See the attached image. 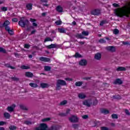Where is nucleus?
Instances as JSON below:
<instances>
[{
    "label": "nucleus",
    "instance_id": "obj_1",
    "mask_svg": "<svg viewBox=\"0 0 130 130\" xmlns=\"http://www.w3.org/2000/svg\"><path fill=\"white\" fill-rule=\"evenodd\" d=\"M114 13L117 17H122L124 16L129 17L130 14V2L127 6H125L122 8H118L114 10Z\"/></svg>",
    "mask_w": 130,
    "mask_h": 130
},
{
    "label": "nucleus",
    "instance_id": "obj_2",
    "mask_svg": "<svg viewBox=\"0 0 130 130\" xmlns=\"http://www.w3.org/2000/svg\"><path fill=\"white\" fill-rule=\"evenodd\" d=\"M66 85H67V82H66V81L61 80H57L56 90H60V89H61L60 86H66Z\"/></svg>",
    "mask_w": 130,
    "mask_h": 130
},
{
    "label": "nucleus",
    "instance_id": "obj_3",
    "mask_svg": "<svg viewBox=\"0 0 130 130\" xmlns=\"http://www.w3.org/2000/svg\"><path fill=\"white\" fill-rule=\"evenodd\" d=\"M28 24L29 21L27 19L24 20V18H21L20 21H19L18 22L19 26L23 27H26V25H28Z\"/></svg>",
    "mask_w": 130,
    "mask_h": 130
},
{
    "label": "nucleus",
    "instance_id": "obj_4",
    "mask_svg": "<svg viewBox=\"0 0 130 130\" xmlns=\"http://www.w3.org/2000/svg\"><path fill=\"white\" fill-rule=\"evenodd\" d=\"M48 127L47 125L45 123H41L40 126L36 128V130H47Z\"/></svg>",
    "mask_w": 130,
    "mask_h": 130
},
{
    "label": "nucleus",
    "instance_id": "obj_5",
    "mask_svg": "<svg viewBox=\"0 0 130 130\" xmlns=\"http://www.w3.org/2000/svg\"><path fill=\"white\" fill-rule=\"evenodd\" d=\"M47 48H49V49H51V48H59L60 45L56 44H51V45L47 46Z\"/></svg>",
    "mask_w": 130,
    "mask_h": 130
},
{
    "label": "nucleus",
    "instance_id": "obj_6",
    "mask_svg": "<svg viewBox=\"0 0 130 130\" xmlns=\"http://www.w3.org/2000/svg\"><path fill=\"white\" fill-rule=\"evenodd\" d=\"M69 120L71 122H78V117L77 116H72L69 118Z\"/></svg>",
    "mask_w": 130,
    "mask_h": 130
},
{
    "label": "nucleus",
    "instance_id": "obj_7",
    "mask_svg": "<svg viewBox=\"0 0 130 130\" xmlns=\"http://www.w3.org/2000/svg\"><path fill=\"white\" fill-rule=\"evenodd\" d=\"M83 105H85V106H87V107H90L92 104V101L90 100H85L83 101Z\"/></svg>",
    "mask_w": 130,
    "mask_h": 130
},
{
    "label": "nucleus",
    "instance_id": "obj_8",
    "mask_svg": "<svg viewBox=\"0 0 130 130\" xmlns=\"http://www.w3.org/2000/svg\"><path fill=\"white\" fill-rule=\"evenodd\" d=\"M30 21L31 22V23H32L33 26H31V27L32 28V29L34 28V27H35V28H36V27H37L38 24H37V23H36L35 22H36V19H33V18H30Z\"/></svg>",
    "mask_w": 130,
    "mask_h": 130
},
{
    "label": "nucleus",
    "instance_id": "obj_9",
    "mask_svg": "<svg viewBox=\"0 0 130 130\" xmlns=\"http://www.w3.org/2000/svg\"><path fill=\"white\" fill-rule=\"evenodd\" d=\"M100 14V10L98 9H94L91 11V15L93 16H98Z\"/></svg>",
    "mask_w": 130,
    "mask_h": 130
},
{
    "label": "nucleus",
    "instance_id": "obj_10",
    "mask_svg": "<svg viewBox=\"0 0 130 130\" xmlns=\"http://www.w3.org/2000/svg\"><path fill=\"white\" fill-rule=\"evenodd\" d=\"M40 60H41V61H44V62H48L50 61V58L45 57H40Z\"/></svg>",
    "mask_w": 130,
    "mask_h": 130
},
{
    "label": "nucleus",
    "instance_id": "obj_11",
    "mask_svg": "<svg viewBox=\"0 0 130 130\" xmlns=\"http://www.w3.org/2000/svg\"><path fill=\"white\" fill-rule=\"evenodd\" d=\"M107 50L110 51L111 52H115V48L113 46H109L106 48Z\"/></svg>",
    "mask_w": 130,
    "mask_h": 130
},
{
    "label": "nucleus",
    "instance_id": "obj_12",
    "mask_svg": "<svg viewBox=\"0 0 130 130\" xmlns=\"http://www.w3.org/2000/svg\"><path fill=\"white\" fill-rule=\"evenodd\" d=\"M87 60H86L85 59L81 60L79 61L80 66H82L83 67H84L85 66H87Z\"/></svg>",
    "mask_w": 130,
    "mask_h": 130
},
{
    "label": "nucleus",
    "instance_id": "obj_13",
    "mask_svg": "<svg viewBox=\"0 0 130 130\" xmlns=\"http://www.w3.org/2000/svg\"><path fill=\"white\" fill-rule=\"evenodd\" d=\"M16 107V105L13 104L11 106L8 107L7 108L8 111H9V112H13L14 111V109Z\"/></svg>",
    "mask_w": 130,
    "mask_h": 130
},
{
    "label": "nucleus",
    "instance_id": "obj_14",
    "mask_svg": "<svg viewBox=\"0 0 130 130\" xmlns=\"http://www.w3.org/2000/svg\"><path fill=\"white\" fill-rule=\"evenodd\" d=\"M70 111H71V110L70 109H68L66 110V113H60L59 114V115H60V116H67V115L70 113Z\"/></svg>",
    "mask_w": 130,
    "mask_h": 130
},
{
    "label": "nucleus",
    "instance_id": "obj_15",
    "mask_svg": "<svg viewBox=\"0 0 130 130\" xmlns=\"http://www.w3.org/2000/svg\"><path fill=\"white\" fill-rule=\"evenodd\" d=\"M94 58L97 59V60H100L101 59V54L100 53H98L95 54Z\"/></svg>",
    "mask_w": 130,
    "mask_h": 130
},
{
    "label": "nucleus",
    "instance_id": "obj_16",
    "mask_svg": "<svg viewBox=\"0 0 130 130\" xmlns=\"http://www.w3.org/2000/svg\"><path fill=\"white\" fill-rule=\"evenodd\" d=\"M33 76V73L31 72H27L25 73V76L27 78H32Z\"/></svg>",
    "mask_w": 130,
    "mask_h": 130
},
{
    "label": "nucleus",
    "instance_id": "obj_17",
    "mask_svg": "<svg viewBox=\"0 0 130 130\" xmlns=\"http://www.w3.org/2000/svg\"><path fill=\"white\" fill-rule=\"evenodd\" d=\"M76 37H77L78 39H84L85 38V37H84V36H83L82 34H77L76 35Z\"/></svg>",
    "mask_w": 130,
    "mask_h": 130
},
{
    "label": "nucleus",
    "instance_id": "obj_18",
    "mask_svg": "<svg viewBox=\"0 0 130 130\" xmlns=\"http://www.w3.org/2000/svg\"><path fill=\"white\" fill-rule=\"evenodd\" d=\"M126 71V69H125V68L123 67H118L116 69L117 72H120V71Z\"/></svg>",
    "mask_w": 130,
    "mask_h": 130
},
{
    "label": "nucleus",
    "instance_id": "obj_19",
    "mask_svg": "<svg viewBox=\"0 0 130 130\" xmlns=\"http://www.w3.org/2000/svg\"><path fill=\"white\" fill-rule=\"evenodd\" d=\"M49 130H59V126L57 125L52 126Z\"/></svg>",
    "mask_w": 130,
    "mask_h": 130
},
{
    "label": "nucleus",
    "instance_id": "obj_20",
    "mask_svg": "<svg viewBox=\"0 0 130 130\" xmlns=\"http://www.w3.org/2000/svg\"><path fill=\"white\" fill-rule=\"evenodd\" d=\"M56 10L57 12H58L59 13H61L62 11H63V9H62V7H61L60 6H58L56 8Z\"/></svg>",
    "mask_w": 130,
    "mask_h": 130
},
{
    "label": "nucleus",
    "instance_id": "obj_21",
    "mask_svg": "<svg viewBox=\"0 0 130 130\" xmlns=\"http://www.w3.org/2000/svg\"><path fill=\"white\" fill-rule=\"evenodd\" d=\"M29 86L32 88H38V84L35 83H30Z\"/></svg>",
    "mask_w": 130,
    "mask_h": 130
},
{
    "label": "nucleus",
    "instance_id": "obj_22",
    "mask_svg": "<svg viewBox=\"0 0 130 130\" xmlns=\"http://www.w3.org/2000/svg\"><path fill=\"white\" fill-rule=\"evenodd\" d=\"M114 84H118L119 85H121V84H122V81L120 79H117L114 82Z\"/></svg>",
    "mask_w": 130,
    "mask_h": 130
},
{
    "label": "nucleus",
    "instance_id": "obj_23",
    "mask_svg": "<svg viewBox=\"0 0 130 130\" xmlns=\"http://www.w3.org/2000/svg\"><path fill=\"white\" fill-rule=\"evenodd\" d=\"M78 97L80 99H85L86 98V94L84 93H79L78 94Z\"/></svg>",
    "mask_w": 130,
    "mask_h": 130
},
{
    "label": "nucleus",
    "instance_id": "obj_24",
    "mask_svg": "<svg viewBox=\"0 0 130 130\" xmlns=\"http://www.w3.org/2000/svg\"><path fill=\"white\" fill-rule=\"evenodd\" d=\"M41 88H48L49 87V85L47 83H41Z\"/></svg>",
    "mask_w": 130,
    "mask_h": 130
},
{
    "label": "nucleus",
    "instance_id": "obj_25",
    "mask_svg": "<svg viewBox=\"0 0 130 130\" xmlns=\"http://www.w3.org/2000/svg\"><path fill=\"white\" fill-rule=\"evenodd\" d=\"M4 117L6 118V119H9V118L11 117V115H10V114L8 112L4 113Z\"/></svg>",
    "mask_w": 130,
    "mask_h": 130
},
{
    "label": "nucleus",
    "instance_id": "obj_26",
    "mask_svg": "<svg viewBox=\"0 0 130 130\" xmlns=\"http://www.w3.org/2000/svg\"><path fill=\"white\" fill-rule=\"evenodd\" d=\"M82 85H83V82L81 81L76 82L75 83V86H76V87H81Z\"/></svg>",
    "mask_w": 130,
    "mask_h": 130
},
{
    "label": "nucleus",
    "instance_id": "obj_27",
    "mask_svg": "<svg viewBox=\"0 0 130 130\" xmlns=\"http://www.w3.org/2000/svg\"><path fill=\"white\" fill-rule=\"evenodd\" d=\"M101 112H102V113H103L104 114H108V113H109V111H108L105 109H104L101 110Z\"/></svg>",
    "mask_w": 130,
    "mask_h": 130
},
{
    "label": "nucleus",
    "instance_id": "obj_28",
    "mask_svg": "<svg viewBox=\"0 0 130 130\" xmlns=\"http://www.w3.org/2000/svg\"><path fill=\"white\" fill-rule=\"evenodd\" d=\"M10 25V21L6 20L3 24V27H6Z\"/></svg>",
    "mask_w": 130,
    "mask_h": 130
},
{
    "label": "nucleus",
    "instance_id": "obj_29",
    "mask_svg": "<svg viewBox=\"0 0 130 130\" xmlns=\"http://www.w3.org/2000/svg\"><path fill=\"white\" fill-rule=\"evenodd\" d=\"M44 70L46 71V72H49V71L51 70V67L49 66H45Z\"/></svg>",
    "mask_w": 130,
    "mask_h": 130
},
{
    "label": "nucleus",
    "instance_id": "obj_30",
    "mask_svg": "<svg viewBox=\"0 0 130 130\" xmlns=\"http://www.w3.org/2000/svg\"><path fill=\"white\" fill-rule=\"evenodd\" d=\"M21 69H22V70H29L30 69V67L29 66H21Z\"/></svg>",
    "mask_w": 130,
    "mask_h": 130
},
{
    "label": "nucleus",
    "instance_id": "obj_31",
    "mask_svg": "<svg viewBox=\"0 0 130 130\" xmlns=\"http://www.w3.org/2000/svg\"><path fill=\"white\" fill-rule=\"evenodd\" d=\"M74 57H76V58H79L80 57H82V55L80 54V53L76 52L74 55Z\"/></svg>",
    "mask_w": 130,
    "mask_h": 130
},
{
    "label": "nucleus",
    "instance_id": "obj_32",
    "mask_svg": "<svg viewBox=\"0 0 130 130\" xmlns=\"http://www.w3.org/2000/svg\"><path fill=\"white\" fill-rule=\"evenodd\" d=\"M58 31L59 33H66L64 28H58Z\"/></svg>",
    "mask_w": 130,
    "mask_h": 130
},
{
    "label": "nucleus",
    "instance_id": "obj_33",
    "mask_svg": "<svg viewBox=\"0 0 130 130\" xmlns=\"http://www.w3.org/2000/svg\"><path fill=\"white\" fill-rule=\"evenodd\" d=\"M48 41L52 42L53 41V40H52V39H51V38L48 37L46 38L44 40V42H47Z\"/></svg>",
    "mask_w": 130,
    "mask_h": 130
},
{
    "label": "nucleus",
    "instance_id": "obj_34",
    "mask_svg": "<svg viewBox=\"0 0 130 130\" xmlns=\"http://www.w3.org/2000/svg\"><path fill=\"white\" fill-rule=\"evenodd\" d=\"M41 2L42 3H45V4H43V6H44L45 7H48V4H46L47 3V0H41Z\"/></svg>",
    "mask_w": 130,
    "mask_h": 130
},
{
    "label": "nucleus",
    "instance_id": "obj_35",
    "mask_svg": "<svg viewBox=\"0 0 130 130\" xmlns=\"http://www.w3.org/2000/svg\"><path fill=\"white\" fill-rule=\"evenodd\" d=\"M32 4H28L26 5L27 10H32Z\"/></svg>",
    "mask_w": 130,
    "mask_h": 130
},
{
    "label": "nucleus",
    "instance_id": "obj_36",
    "mask_svg": "<svg viewBox=\"0 0 130 130\" xmlns=\"http://www.w3.org/2000/svg\"><path fill=\"white\" fill-rule=\"evenodd\" d=\"M119 33V30L116 28L114 29L113 30V34H115V35H117Z\"/></svg>",
    "mask_w": 130,
    "mask_h": 130
},
{
    "label": "nucleus",
    "instance_id": "obj_37",
    "mask_svg": "<svg viewBox=\"0 0 130 130\" xmlns=\"http://www.w3.org/2000/svg\"><path fill=\"white\" fill-rule=\"evenodd\" d=\"M82 35H84V36H88V35H89V32L87 31H83L82 32Z\"/></svg>",
    "mask_w": 130,
    "mask_h": 130
},
{
    "label": "nucleus",
    "instance_id": "obj_38",
    "mask_svg": "<svg viewBox=\"0 0 130 130\" xmlns=\"http://www.w3.org/2000/svg\"><path fill=\"white\" fill-rule=\"evenodd\" d=\"M20 108L23 110H27V108L24 105H20Z\"/></svg>",
    "mask_w": 130,
    "mask_h": 130
},
{
    "label": "nucleus",
    "instance_id": "obj_39",
    "mask_svg": "<svg viewBox=\"0 0 130 130\" xmlns=\"http://www.w3.org/2000/svg\"><path fill=\"white\" fill-rule=\"evenodd\" d=\"M24 123L25 124H27V125H31V124H32V122L28 120L25 121Z\"/></svg>",
    "mask_w": 130,
    "mask_h": 130
},
{
    "label": "nucleus",
    "instance_id": "obj_40",
    "mask_svg": "<svg viewBox=\"0 0 130 130\" xmlns=\"http://www.w3.org/2000/svg\"><path fill=\"white\" fill-rule=\"evenodd\" d=\"M49 120H50V118H45L44 119H43L42 120V121L43 122H45V121H49Z\"/></svg>",
    "mask_w": 130,
    "mask_h": 130
},
{
    "label": "nucleus",
    "instance_id": "obj_41",
    "mask_svg": "<svg viewBox=\"0 0 130 130\" xmlns=\"http://www.w3.org/2000/svg\"><path fill=\"white\" fill-rule=\"evenodd\" d=\"M112 118L113 119H117V118H118V116H117V114H113L112 115Z\"/></svg>",
    "mask_w": 130,
    "mask_h": 130
},
{
    "label": "nucleus",
    "instance_id": "obj_42",
    "mask_svg": "<svg viewBox=\"0 0 130 130\" xmlns=\"http://www.w3.org/2000/svg\"><path fill=\"white\" fill-rule=\"evenodd\" d=\"M16 128H17V127H16V126H14V125H11L9 127V129H11V130H15Z\"/></svg>",
    "mask_w": 130,
    "mask_h": 130
},
{
    "label": "nucleus",
    "instance_id": "obj_43",
    "mask_svg": "<svg viewBox=\"0 0 130 130\" xmlns=\"http://www.w3.org/2000/svg\"><path fill=\"white\" fill-rule=\"evenodd\" d=\"M68 103V101L67 100H64L63 101H62L60 104V105H66V104H67Z\"/></svg>",
    "mask_w": 130,
    "mask_h": 130
},
{
    "label": "nucleus",
    "instance_id": "obj_44",
    "mask_svg": "<svg viewBox=\"0 0 130 130\" xmlns=\"http://www.w3.org/2000/svg\"><path fill=\"white\" fill-rule=\"evenodd\" d=\"M0 52H3V53H6L7 51L6 50L2 47H0Z\"/></svg>",
    "mask_w": 130,
    "mask_h": 130
},
{
    "label": "nucleus",
    "instance_id": "obj_45",
    "mask_svg": "<svg viewBox=\"0 0 130 130\" xmlns=\"http://www.w3.org/2000/svg\"><path fill=\"white\" fill-rule=\"evenodd\" d=\"M113 7L114 8H119L120 7L119 4H117L116 3H114L112 4Z\"/></svg>",
    "mask_w": 130,
    "mask_h": 130
},
{
    "label": "nucleus",
    "instance_id": "obj_46",
    "mask_svg": "<svg viewBox=\"0 0 130 130\" xmlns=\"http://www.w3.org/2000/svg\"><path fill=\"white\" fill-rule=\"evenodd\" d=\"M61 23H62V22H61V21H60V20H58V21H56V22H55V23L56 24V25H61Z\"/></svg>",
    "mask_w": 130,
    "mask_h": 130
},
{
    "label": "nucleus",
    "instance_id": "obj_47",
    "mask_svg": "<svg viewBox=\"0 0 130 130\" xmlns=\"http://www.w3.org/2000/svg\"><path fill=\"white\" fill-rule=\"evenodd\" d=\"M11 79L13 81H16V82H18L19 81V78L17 77H11Z\"/></svg>",
    "mask_w": 130,
    "mask_h": 130
},
{
    "label": "nucleus",
    "instance_id": "obj_48",
    "mask_svg": "<svg viewBox=\"0 0 130 130\" xmlns=\"http://www.w3.org/2000/svg\"><path fill=\"white\" fill-rule=\"evenodd\" d=\"M2 11L3 12H6L8 11V8L7 7H3L1 8Z\"/></svg>",
    "mask_w": 130,
    "mask_h": 130
},
{
    "label": "nucleus",
    "instance_id": "obj_49",
    "mask_svg": "<svg viewBox=\"0 0 130 130\" xmlns=\"http://www.w3.org/2000/svg\"><path fill=\"white\" fill-rule=\"evenodd\" d=\"M99 42L100 43H105V42H106V41L104 39H101L99 40Z\"/></svg>",
    "mask_w": 130,
    "mask_h": 130
},
{
    "label": "nucleus",
    "instance_id": "obj_50",
    "mask_svg": "<svg viewBox=\"0 0 130 130\" xmlns=\"http://www.w3.org/2000/svg\"><path fill=\"white\" fill-rule=\"evenodd\" d=\"M6 67H7V68H10V69H11V70H15L14 67H13L10 66V64H7Z\"/></svg>",
    "mask_w": 130,
    "mask_h": 130
},
{
    "label": "nucleus",
    "instance_id": "obj_51",
    "mask_svg": "<svg viewBox=\"0 0 130 130\" xmlns=\"http://www.w3.org/2000/svg\"><path fill=\"white\" fill-rule=\"evenodd\" d=\"M8 32L10 35H13V34H14V31L12 29L9 30Z\"/></svg>",
    "mask_w": 130,
    "mask_h": 130
},
{
    "label": "nucleus",
    "instance_id": "obj_52",
    "mask_svg": "<svg viewBox=\"0 0 130 130\" xmlns=\"http://www.w3.org/2000/svg\"><path fill=\"white\" fill-rule=\"evenodd\" d=\"M4 124H7V122L0 121V126L4 125Z\"/></svg>",
    "mask_w": 130,
    "mask_h": 130
},
{
    "label": "nucleus",
    "instance_id": "obj_53",
    "mask_svg": "<svg viewBox=\"0 0 130 130\" xmlns=\"http://www.w3.org/2000/svg\"><path fill=\"white\" fill-rule=\"evenodd\" d=\"M4 27H5V30H6V31H7V32H8L9 30L11 29V28H10V26H9V25L6 26H4Z\"/></svg>",
    "mask_w": 130,
    "mask_h": 130
},
{
    "label": "nucleus",
    "instance_id": "obj_54",
    "mask_svg": "<svg viewBox=\"0 0 130 130\" xmlns=\"http://www.w3.org/2000/svg\"><path fill=\"white\" fill-rule=\"evenodd\" d=\"M30 48V45L29 44H25L24 45V48H27V49Z\"/></svg>",
    "mask_w": 130,
    "mask_h": 130
},
{
    "label": "nucleus",
    "instance_id": "obj_55",
    "mask_svg": "<svg viewBox=\"0 0 130 130\" xmlns=\"http://www.w3.org/2000/svg\"><path fill=\"white\" fill-rule=\"evenodd\" d=\"M82 118H83L84 119H87V118H88V115H83L82 116Z\"/></svg>",
    "mask_w": 130,
    "mask_h": 130
},
{
    "label": "nucleus",
    "instance_id": "obj_56",
    "mask_svg": "<svg viewBox=\"0 0 130 130\" xmlns=\"http://www.w3.org/2000/svg\"><path fill=\"white\" fill-rule=\"evenodd\" d=\"M47 14V12H43L42 13V16L43 17H45V16H46Z\"/></svg>",
    "mask_w": 130,
    "mask_h": 130
},
{
    "label": "nucleus",
    "instance_id": "obj_57",
    "mask_svg": "<svg viewBox=\"0 0 130 130\" xmlns=\"http://www.w3.org/2000/svg\"><path fill=\"white\" fill-rule=\"evenodd\" d=\"M101 130H108V128H107L106 127H102Z\"/></svg>",
    "mask_w": 130,
    "mask_h": 130
},
{
    "label": "nucleus",
    "instance_id": "obj_58",
    "mask_svg": "<svg viewBox=\"0 0 130 130\" xmlns=\"http://www.w3.org/2000/svg\"><path fill=\"white\" fill-rule=\"evenodd\" d=\"M73 127L74 128H78V124H74L73 125Z\"/></svg>",
    "mask_w": 130,
    "mask_h": 130
},
{
    "label": "nucleus",
    "instance_id": "obj_59",
    "mask_svg": "<svg viewBox=\"0 0 130 130\" xmlns=\"http://www.w3.org/2000/svg\"><path fill=\"white\" fill-rule=\"evenodd\" d=\"M125 113H126V114H127V115H129V112L128 111V110H125Z\"/></svg>",
    "mask_w": 130,
    "mask_h": 130
},
{
    "label": "nucleus",
    "instance_id": "obj_60",
    "mask_svg": "<svg viewBox=\"0 0 130 130\" xmlns=\"http://www.w3.org/2000/svg\"><path fill=\"white\" fill-rule=\"evenodd\" d=\"M13 22H18V19L17 18H13L12 19Z\"/></svg>",
    "mask_w": 130,
    "mask_h": 130
},
{
    "label": "nucleus",
    "instance_id": "obj_61",
    "mask_svg": "<svg viewBox=\"0 0 130 130\" xmlns=\"http://www.w3.org/2000/svg\"><path fill=\"white\" fill-rule=\"evenodd\" d=\"M35 33H36V29H34L31 32V34H35Z\"/></svg>",
    "mask_w": 130,
    "mask_h": 130
},
{
    "label": "nucleus",
    "instance_id": "obj_62",
    "mask_svg": "<svg viewBox=\"0 0 130 130\" xmlns=\"http://www.w3.org/2000/svg\"><path fill=\"white\" fill-rule=\"evenodd\" d=\"M104 23H105L104 21H101L100 24V26H103V25H104Z\"/></svg>",
    "mask_w": 130,
    "mask_h": 130
},
{
    "label": "nucleus",
    "instance_id": "obj_63",
    "mask_svg": "<svg viewBox=\"0 0 130 130\" xmlns=\"http://www.w3.org/2000/svg\"><path fill=\"white\" fill-rule=\"evenodd\" d=\"M65 80L66 81H72V79L69 78H66Z\"/></svg>",
    "mask_w": 130,
    "mask_h": 130
},
{
    "label": "nucleus",
    "instance_id": "obj_64",
    "mask_svg": "<svg viewBox=\"0 0 130 130\" xmlns=\"http://www.w3.org/2000/svg\"><path fill=\"white\" fill-rule=\"evenodd\" d=\"M123 44H124V45H126L128 44V43L126 42H123Z\"/></svg>",
    "mask_w": 130,
    "mask_h": 130
}]
</instances>
